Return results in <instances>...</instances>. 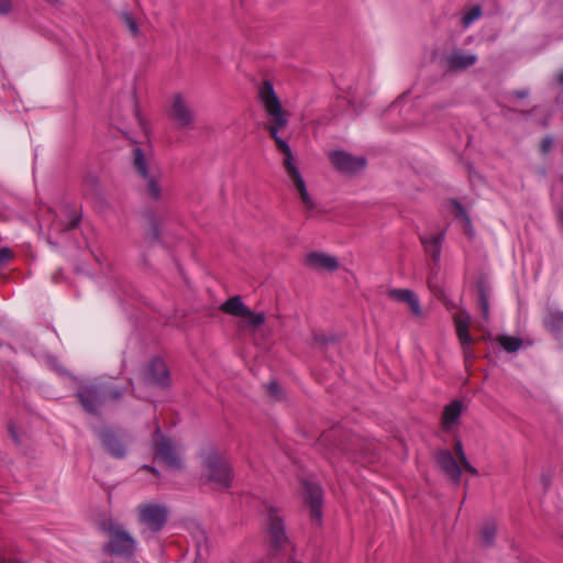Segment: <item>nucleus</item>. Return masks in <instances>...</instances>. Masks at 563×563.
<instances>
[{
    "label": "nucleus",
    "instance_id": "40",
    "mask_svg": "<svg viewBox=\"0 0 563 563\" xmlns=\"http://www.w3.org/2000/svg\"><path fill=\"white\" fill-rule=\"evenodd\" d=\"M194 563H201L200 561H195Z\"/></svg>",
    "mask_w": 563,
    "mask_h": 563
},
{
    "label": "nucleus",
    "instance_id": "23",
    "mask_svg": "<svg viewBox=\"0 0 563 563\" xmlns=\"http://www.w3.org/2000/svg\"><path fill=\"white\" fill-rule=\"evenodd\" d=\"M497 342L500 344V346L509 352L514 353L521 349L522 346V340L517 336L511 335H499L497 338Z\"/></svg>",
    "mask_w": 563,
    "mask_h": 563
},
{
    "label": "nucleus",
    "instance_id": "34",
    "mask_svg": "<svg viewBox=\"0 0 563 563\" xmlns=\"http://www.w3.org/2000/svg\"><path fill=\"white\" fill-rule=\"evenodd\" d=\"M516 95H517L518 98H525V97L528 96V91L527 90H521V91H518Z\"/></svg>",
    "mask_w": 563,
    "mask_h": 563
},
{
    "label": "nucleus",
    "instance_id": "14",
    "mask_svg": "<svg viewBox=\"0 0 563 563\" xmlns=\"http://www.w3.org/2000/svg\"><path fill=\"white\" fill-rule=\"evenodd\" d=\"M438 465L441 470L454 482L459 483L461 479V467L453 455L449 451H441L435 456Z\"/></svg>",
    "mask_w": 563,
    "mask_h": 563
},
{
    "label": "nucleus",
    "instance_id": "25",
    "mask_svg": "<svg viewBox=\"0 0 563 563\" xmlns=\"http://www.w3.org/2000/svg\"><path fill=\"white\" fill-rule=\"evenodd\" d=\"M455 453L457 455V459L462 465V468L465 472L471 473L472 475H477L476 468L467 461L466 455L463 450V445L461 441H456L455 443Z\"/></svg>",
    "mask_w": 563,
    "mask_h": 563
},
{
    "label": "nucleus",
    "instance_id": "12",
    "mask_svg": "<svg viewBox=\"0 0 563 563\" xmlns=\"http://www.w3.org/2000/svg\"><path fill=\"white\" fill-rule=\"evenodd\" d=\"M454 324L456 329V334L459 341L462 345L464 356L466 358L471 357L470 346L473 342V339L470 334V316L466 312H459L454 316Z\"/></svg>",
    "mask_w": 563,
    "mask_h": 563
},
{
    "label": "nucleus",
    "instance_id": "2",
    "mask_svg": "<svg viewBox=\"0 0 563 563\" xmlns=\"http://www.w3.org/2000/svg\"><path fill=\"white\" fill-rule=\"evenodd\" d=\"M133 166L140 178V187L143 196L154 202L166 198L164 173L151 155H145L141 148L133 152Z\"/></svg>",
    "mask_w": 563,
    "mask_h": 563
},
{
    "label": "nucleus",
    "instance_id": "31",
    "mask_svg": "<svg viewBox=\"0 0 563 563\" xmlns=\"http://www.w3.org/2000/svg\"><path fill=\"white\" fill-rule=\"evenodd\" d=\"M494 536H495V530L492 528V529H485L483 531V539L486 543H490L494 539Z\"/></svg>",
    "mask_w": 563,
    "mask_h": 563
},
{
    "label": "nucleus",
    "instance_id": "6",
    "mask_svg": "<svg viewBox=\"0 0 563 563\" xmlns=\"http://www.w3.org/2000/svg\"><path fill=\"white\" fill-rule=\"evenodd\" d=\"M155 460L169 468H180L181 457L176 445L166 438L155 444Z\"/></svg>",
    "mask_w": 563,
    "mask_h": 563
},
{
    "label": "nucleus",
    "instance_id": "41",
    "mask_svg": "<svg viewBox=\"0 0 563 563\" xmlns=\"http://www.w3.org/2000/svg\"><path fill=\"white\" fill-rule=\"evenodd\" d=\"M562 181H563V176L561 177Z\"/></svg>",
    "mask_w": 563,
    "mask_h": 563
},
{
    "label": "nucleus",
    "instance_id": "5",
    "mask_svg": "<svg viewBox=\"0 0 563 563\" xmlns=\"http://www.w3.org/2000/svg\"><path fill=\"white\" fill-rule=\"evenodd\" d=\"M329 159L334 168L343 174H355L362 170L366 165V159L364 157L354 156L344 151L330 152Z\"/></svg>",
    "mask_w": 563,
    "mask_h": 563
},
{
    "label": "nucleus",
    "instance_id": "26",
    "mask_svg": "<svg viewBox=\"0 0 563 563\" xmlns=\"http://www.w3.org/2000/svg\"><path fill=\"white\" fill-rule=\"evenodd\" d=\"M561 324H563V311H555L545 320V325L551 331H556Z\"/></svg>",
    "mask_w": 563,
    "mask_h": 563
},
{
    "label": "nucleus",
    "instance_id": "37",
    "mask_svg": "<svg viewBox=\"0 0 563 563\" xmlns=\"http://www.w3.org/2000/svg\"><path fill=\"white\" fill-rule=\"evenodd\" d=\"M119 396H120V394H119V393H111V397H112V398H118Z\"/></svg>",
    "mask_w": 563,
    "mask_h": 563
},
{
    "label": "nucleus",
    "instance_id": "36",
    "mask_svg": "<svg viewBox=\"0 0 563 563\" xmlns=\"http://www.w3.org/2000/svg\"><path fill=\"white\" fill-rule=\"evenodd\" d=\"M558 81L563 85V70L558 75Z\"/></svg>",
    "mask_w": 563,
    "mask_h": 563
},
{
    "label": "nucleus",
    "instance_id": "29",
    "mask_svg": "<svg viewBox=\"0 0 563 563\" xmlns=\"http://www.w3.org/2000/svg\"><path fill=\"white\" fill-rule=\"evenodd\" d=\"M12 257V251L9 247L0 249V265L7 263Z\"/></svg>",
    "mask_w": 563,
    "mask_h": 563
},
{
    "label": "nucleus",
    "instance_id": "17",
    "mask_svg": "<svg viewBox=\"0 0 563 563\" xmlns=\"http://www.w3.org/2000/svg\"><path fill=\"white\" fill-rule=\"evenodd\" d=\"M389 298L396 300L406 302L409 308L411 309L412 313L415 316H421L422 310L420 307V301L416 292H413L410 289H391L388 292Z\"/></svg>",
    "mask_w": 563,
    "mask_h": 563
},
{
    "label": "nucleus",
    "instance_id": "27",
    "mask_svg": "<svg viewBox=\"0 0 563 563\" xmlns=\"http://www.w3.org/2000/svg\"><path fill=\"white\" fill-rule=\"evenodd\" d=\"M482 14V9L479 7H474L468 13L463 16V25L464 27L470 26L475 20H477Z\"/></svg>",
    "mask_w": 563,
    "mask_h": 563
},
{
    "label": "nucleus",
    "instance_id": "8",
    "mask_svg": "<svg viewBox=\"0 0 563 563\" xmlns=\"http://www.w3.org/2000/svg\"><path fill=\"white\" fill-rule=\"evenodd\" d=\"M169 115L178 126L185 128L194 123V113L180 95H175L170 101Z\"/></svg>",
    "mask_w": 563,
    "mask_h": 563
},
{
    "label": "nucleus",
    "instance_id": "7",
    "mask_svg": "<svg viewBox=\"0 0 563 563\" xmlns=\"http://www.w3.org/2000/svg\"><path fill=\"white\" fill-rule=\"evenodd\" d=\"M109 547L112 553L130 555L135 549V541L126 531L119 527H112L110 530Z\"/></svg>",
    "mask_w": 563,
    "mask_h": 563
},
{
    "label": "nucleus",
    "instance_id": "32",
    "mask_svg": "<svg viewBox=\"0 0 563 563\" xmlns=\"http://www.w3.org/2000/svg\"><path fill=\"white\" fill-rule=\"evenodd\" d=\"M483 314L485 318L488 317V302L485 298L482 300Z\"/></svg>",
    "mask_w": 563,
    "mask_h": 563
},
{
    "label": "nucleus",
    "instance_id": "10",
    "mask_svg": "<svg viewBox=\"0 0 563 563\" xmlns=\"http://www.w3.org/2000/svg\"><path fill=\"white\" fill-rule=\"evenodd\" d=\"M78 397L88 412H95L106 399V394L96 385H86L78 390Z\"/></svg>",
    "mask_w": 563,
    "mask_h": 563
},
{
    "label": "nucleus",
    "instance_id": "1",
    "mask_svg": "<svg viewBox=\"0 0 563 563\" xmlns=\"http://www.w3.org/2000/svg\"><path fill=\"white\" fill-rule=\"evenodd\" d=\"M258 99L267 118L271 120L268 131L274 139L277 148L284 155L283 165L292 188L298 192L301 203L307 211L317 208L314 199L309 195L306 181L296 164L295 156L289 144L283 140L278 132L288 124L289 113L283 109L279 97L269 80L263 81L258 88Z\"/></svg>",
    "mask_w": 563,
    "mask_h": 563
},
{
    "label": "nucleus",
    "instance_id": "16",
    "mask_svg": "<svg viewBox=\"0 0 563 563\" xmlns=\"http://www.w3.org/2000/svg\"><path fill=\"white\" fill-rule=\"evenodd\" d=\"M268 534L272 545L276 549L282 548L287 541L283 520L275 514L269 515Z\"/></svg>",
    "mask_w": 563,
    "mask_h": 563
},
{
    "label": "nucleus",
    "instance_id": "22",
    "mask_svg": "<svg viewBox=\"0 0 563 563\" xmlns=\"http://www.w3.org/2000/svg\"><path fill=\"white\" fill-rule=\"evenodd\" d=\"M106 450L115 457H122L125 453L123 444L111 434L102 438Z\"/></svg>",
    "mask_w": 563,
    "mask_h": 563
},
{
    "label": "nucleus",
    "instance_id": "18",
    "mask_svg": "<svg viewBox=\"0 0 563 563\" xmlns=\"http://www.w3.org/2000/svg\"><path fill=\"white\" fill-rule=\"evenodd\" d=\"M421 242L426 252L434 260L439 261L441 256L442 243L444 241V233H430L421 235Z\"/></svg>",
    "mask_w": 563,
    "mask_h": 563
},
{
    "label": "nucleus",
    "instance_id": "15",
    "mask_svg": "<svg viewBox=\"0 0 563 563\" xmlns=\"http://www.w3.org/2000/svg\"><path fill=\"white\" fill-rule=\"evenodd\" d=\"M462 409L463 406L460 400H453L444 407L442 413V428L445 431H452L457 427Z\"/></svg>",
    "mask_w": 563,
    "mask_h": 563
},
{
    "label": "nucleus",
    "instance_id": "28",
    "mask_svg": "<svg viewBox=\"0 0 563 563\" xmlns=\"http://www.w3.org/2000/svg\"><path fill=\"white\" fill-rule=\"evenodd\" d=\"M553 145H554V140L552 136L548 135L545 136L542 142H541V152L543 154H548L549 152H551V150L553 148Z\"/></svg>",
    "mask_w": 563,
    "mask_h": 563
},
{
    "label": "nucleus",
    "instance_id": "39",
    "mask_svg": "<svg viewBox=\"0 0 563 563\" xmlns=\"http://www.w3.org/2000/svg\"><path fill=\"white\" fill-rule=\"evenodd\" d=\"M0 563H7V561H5V560L0 559ZM8 563H10V562H8Z\"/></svg>",
    "mask_w": 563,
    "mask_h": 563
},
{
    "label": "nucleus",
    "instance_id": "24",
    "mask_svg": "<svg viewBox=\"0 0 563 563\" xmlns=\"http://www.w3.org/2000/svg\"><path fill=\"white\" fill-rule=\"evenodd\" d=\"M240 319L245 325L256 328L264 323L265 316L263 312H254L249 308V313H244Z\"/></svg>",
    "mask_w": 563,
    "mask_h": 563
},
{
    "label": "nucleus",
    "instance_id": "9",
    "mask_svg": "<svg viewBox=\"0 0 563 563\" xmlns=\"http://www.w3.org/2000/svg\"><path fill=\"white\" fill-rule=\"evenodd\" d=\"M305 265L314 271L334 272L339 268V260L324 252H310L305 256Z\"/></svg>",
    "mask_w": 563,
    "mask_h": 563
},
{
    "label": "nucleus",
    "instance_id": "13",
    "mask_svg": "<svg viewBox=\"0 0 563 563\" xmlns=\"http://www.w3.org/2000/svg\"><path fill=\"white\" fill-rule=\"evenodd\" d=\"M146 379L148 383L157 386L169 385V374L166 364L161 358H154L147 366Z\"/></svg>",
    "mask_w": 563,
    "mask_h": 563
},
{
    "label": "nucleus",
    "instance_id": "30",
    "mask_svg": "<svg viewBox=\"0 0 563 563\" xmlns=\"http://www.w3.org/2000/svg\"><path fill=\"white\" fill-rule=\"evenodd\" d=\"M11 10V0H0V14H7Z\"/></svg>",
    "mask_w": 563,
    "mask_h": 563
},
{
    "label": "nucleus",
    "instance_id": "35",
    "mask_svg": "<svg viewBox=\"0 0 563 563\" xmlns=\"http://www.w3.org/2000/svg\"><path fill=\"white\" fill-rule=\"evenodd\" d=\"M465 221H466V224L468 227V234L472 235L473 234V230H472V227H471V221L468 218H465Z\"/></svg>",
    "mask_w": 563,
    "mask_h": 563
},
{
    "label": "nucleus",
    "instance_id": "4",
    "mask_svg": "<svg viewBox=\"0 0 563 563\" xmlns=\"http://www.w3.org/2000/svg\"><path fill=\"white\" fill-rule=\"evenodd\" d=\"M140 521L153 532L159 531L166 522L167 509L158 504H145L139 508Z\"/></svg>",
    "mask_w": 563,
    "mask_h": 563
},
{
    "label": "nucleus",
    "instance_id": "33",
    "mask_svg": "<svg viewBox=\"0 0 563 563\" xmlns=\"http://www.w3.org/2000/svg\"><path fill=\"white\" fill-rule=\"evenodd\" d=\"M268 389H269L271 394H273V395H277V393H278V386L274 382L269 384Z\"/></svg>",
    "mask_w": 563,
    "mask_h": 563
},
{
    "label": "nucleus",
    "instance_id": "20",
    "mask_svg": "<svg viewBox=\"0 0 563 563\" xmlns=\"http://www.w3.org/2000/svg\"><path fill=\"white\" fill-rule=\"evenodd\" d=\"M117 18L133 36L140 34L139 18L134 13L128 10H121L117 13Z\"/></svg>",
    "mask_w": 563,
    "mask_h": 563
},
{
    "label": "nucleus",
    "instance_id": "21",
    "mask_svg": "<svg viewBox=\"0 0 563 563\" xmlns=\"http://www.w3.org/2000/svg\"><path fill=\"white\" fill-rule=\"evenodd\" d=\"M475 62V55L464 53H454L448 58V64L452 69H464L474 65Z\"/></svg>",
    "mask_w": 563,
    "mask_h": 563
},
{
    "label": "nucleus",
    "instance_id": "19",
    "mask_svg": "<svg viewBox=\"0 0 563 563\" xmlns=\"http://www.w3.org/2000/svg\"><path fill=\"white\" fill-rule=\"evenodd\" d=\"M220 309L230 316L242 318L244 313H249V307L244 305L240 296H233L225 300Z\"/></svg>",
    "mask_w": 563,
    "mask_h": 563
},
{
    "label": "nucleus",
    "instance_id": "11",
    "mask_svg": "<svg viewBox=\"0 0 563 563\" xmlns=\"http://www.w3.org/2000/svg\"><path fill=\"white\" fill-rule=\"evenodd\" d=\"M303 489L306 501L310 507L311 518L320 523L322 519V489L319 485L312 483H305Z\"/></svg>",
    "mask_w": 563,
    "mask_h": 563
},
{
    "label": "nucleus",
    "instance_id": "38",
    "mask_svg": "<svg viewBox=\"0 0 563 563\" xmlns=\"http://www.w3.org/2000/svg\"><path fill=\"white\" fill-rule=\"evenodd\" d=\"M559 218H560V221L563 223V211L560 212Z\"/></svg>",
    "mask_w": 563,
    "mask_h": 563
},
{
    "label": "nucleus",
    "instance_id": "3",
    "mask_svg": "<svg viewBox=\"0 0 563 563\" xmlns=\"http://www.w3.org/2000/svg\"><path fill=\"white\" fill-rule=\"evenodd\" d=\"M201 484L213 490H225L233 482L232 467L227 457L214 448L201 451Z\"/></svg>",
    "mask_w": 563,
    "mask_h": 563
}]
</instances>
